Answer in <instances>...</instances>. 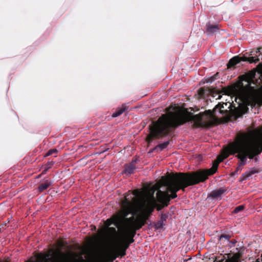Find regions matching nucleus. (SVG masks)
<instances>
[{
    "label": "nucleus",
    "instance_id": "nucleus-25",
    "mask_svg": "<svg viewBox=\"0 0 262 262\" xmlns=\"http://www.w3.org/2000/svg\"><path fill=\"white\" fill-rule=\"evenodd\" d=\"M223 238L226 239L227 241H229L230 238V236L228 234H222L219 237V239L221 240Z\"/></svg>",
    "mask_w": 262,
    "mask_h": 262
},
{
    "label": "nucleus",
    "instance_id": "nucleus-13",
    "mask_svg": "<svg viewBox=\"0 0 262 262\" xmlns=\"http://www.w3.org/2000/svg\"><path fill=\"white\" fill-rule=\"evenodd\" d=\"M129 246V243H127V238L126 236H122L120 238L117 248L126 251Z\"/></svg>",
    "mask_w": 262,
    "mask_h": 262
},
{
    "label": "nucleus",
    "instance_id": "nucleus-6",
    "mask_svg": "<svg viewBox=\"0 0 262 262\" xmlns=\"http://www.w3.org/2000/svg\"><path fill=\"white\" fill-rule=\"evenodd\" d=\"M132 195L130 198L134 200L133 202L126 196L122 201L121 210L105 222L107 231L113 234L116 233V230L115 228L109 227L110 225L113 224L117 228H123L124 233L122 236H126L129 245L134 241L133 236L136 230L141 228L144 224V221L140 216L137 218L134 217L136 211L134 210V207L136 202L135 196L138 195V192L134 191Z\"/></svg>",
    "mask_w": 262,
    "mask_h": 262
},
{
    "label": "nucleus",
    "instance_id": "nucleus-16",
    "mask_svg": "<svg viewBox=\"0 0 262 262\" xmlns=\"http://www.w3.org/2000/svg\"><path fill=\"white\" fill-rule=\"evenodd\" d=\"M52 184V182L47 180L41 184H40L38 187V190L40 192L43 191L47 189Z\"/></svg>",
    "mask_w": 262,
    "mask_h": 262
},
{
    "label": "nucleus",
    "instance_id": "nucleus-27",
    "mask_svg": "<svg viewBox=\"0 0 262 262\" xmlns=\"http://www.w3.org/2000/svg\"><path fill=\"white\" fill-rule=\"evenodd\" d=\"M167 215L165 214H161V221H163L164 222L166 221V219H167Z\"/></svg>",
    "mask_w": 262,
    "mask_h": 262
},
{
    "label": "nucleus",
    "instance_id": "nucleus-10",
    "mask_svg": "<svg viewBox=\"0 0 262 262\" xmlns=\"http://www.w3.org/2000/svg\"><path fill=\"white\" fill-rule=\"evenodd\" d=\"M241 60L248 61L250 63H257L259 61V59L257 57L253 56L247 57L244 56L243 58H240L238 56H235L232 58L229 61L227 67L231 68L236 64L238 63Z\"/></svg>",
    "mask_w": 262,
    "mask_h": 262
},
{
    "label": "nucleus",
    "instance_id": "nucleus-28",
    "mask_svg": "<svg viewBox=\"0 0 262 262\" xmlns=\"http://www.w3.org/2000/svg\"><path fill=\"white\" fill-rule=\"evenodd\" d=\"M256 262H262V254L256 259Z\"/></svg>",
    "mask_w": 262,
    "mask_h": 262
},
{
    "label": "nucleus",
    "instance_id": "nucleus-2",
    "mask_svg": "<svg viewBox=\"0 0 262 262\" xmlns=\"http://www.w3.org/2000/svg\"><path fill=\"white\" fill-rule=\"evenodd\" d=\"M262 148V126L248 132H241L237 134L234 141L225 149L226 158L229 155L237 154L239 162L235 171L242 170L241 167L247 163L248 158L252 159L259 154Z\"/></svg>",
    "mask_w": 262,
    "mask_h": 262
},
{
    "label": "nucleus",
    "instance_id": "nucleus-22",
    "mask_svg": "<svg viewBox=\"0 0 262 262\" xmlns=\"http://www.w3.org/2000/svg\"><path fill=\"white\" fill-rule=\"evenodd\" d=\"M217 75H218V73H216L214 76H213L210 78H208L206 80V82L207 83H212V82L214 81L216 79V76H217Z\"/></svg>",
    "mask_w": 262,
    "mask_h": 262
},
{
    "label": "nucleus",
    "instance_id": "nucleus-15",
    "mask_svg": "<svg viewBox=\"0 0 262 262\" xmlns=\"http://www.w3.org/2000/svg\"><path fill=\"white\" fill-rule=\"evenodd\" d=\"M225 190L222 188H220L219 189L212 191L210 194V196L213 199H218L220 198L222 195L225 192Z\"/></svg>",
    "mask_w": 262,
    "mask_h": 262
},
{
    "label": "nucleus",
    "instance_id": "nucleus-9",
    "mask_svg": "<svg viewBox=\"0 0 262 262\" xmlns=\"http://www.w3.org/2000/svg\"><path fill=\"white\" fill-rule=\"evenodd\" d=\"M114 251L111 252L99 253L93 259V262H113L116 258Z\"/></svg>",
    "mask_w": 262,
    "mask_h": 262
},
{
    "label": "nucleus",
    "instance_id": "nucleus-4",
    "mask_svg": "<svg viewBox=\"0 0 262 262\" xmlns=\"http://www.w3.org/2000/svg\"><path fill=\"white\" fill-rule=\"evenodd\" d=\"M262 148V126L248 132H241L237 134L234 141L225 149L226 158L229 155L237 154L239 162L235 171L242 170L241 167L247 163L248 158L252 159L259 154Z\"/></svg>",
    "mask_w": 262,
    "mask_h": 262
},
{
    "label": "nucleus",
    "instance_id": "nucleus-20",
    "mask_svg": "<svg viewBox=\"0 0 262 262\" xmlns=\"http://www.w3.org/2000/svg\"><path fill=\"white\" fill-rule=\"evenodd\" d=\"M116 253V255L118 256H120L121 257L125 255V251L123 250H121L119 248H116L115 250H114Z\"/></svg>",
    "mask_w": 262,
    "mask_h": 262
},
{
    "label": "nucleus",
    "instance_id": "nucleus-19",
    "mask_svg": "<svg viewBox=\"0 0 262 262\" xmlns=\"http://www.w3.org/2000/svg\"><path fill=\"white\" fill-rule=\"evenodd\" d=\"M218 30L217 25H213L209 24L207 29V31L208 33H212L216 32Z\"/></svg>",
    "mask_w": 262,
    "mask_h": 262
},
{
    "label": "nucleus",
    "instance_id": "nucleus-11",
    "mask_svg": "<svg viewBox=\"0 0 262 262\" xmlns=\"http://www.w3.org/2000/svg\"><path fill=\"white\" fill-rule=\"evenodd\" d=\"M156 205V202L154 197L153 193L151 195V196L146 200H145L143 202L141 203V208L144 210L145 213L147 214H149L151 213L155 207Z\"/></svg>",
    "mask_w": 262,
    "mask_h": 262
},
{
    "label": "nucleus",
    "instance_id": "nucleus-21",
    "mask_svg": "<svg viewBox=\"0 0 262 262\" xmlns=\"http://www.w3.org/2000/svg\"><path fill=\"white\" fill-rule=\"evenodd\" d=\"M165 225L164 222L161 220H159L158 221V222L156 223L155 226L156 229H161L163 227V226Z\"/></svg>",
    "mask_w": 262,
    "mask_h": 262
},
{
    "label": "nucleus",
    "instance_id": "nucleus-8",
    "mask_svg": "<svg viewBox=\"0 0 262 262\" xmlns=\"http://www.w3.org/2000/svg\"><path fill=\"white\" fill-rule=\"evenodd\" d=\"M216 115L214 111L208 110L205 113H200L193 116V120L199 126H207L211 124Z\"/></svg>",
    "mask_w": 262,
    "mask_h": 262
},
{
    "label": "nucleus",
    "instance_id": "nucleus-3",
    "mask_svg": "<svg viewBox=\"0 0 262 262\" xmlns=\"http://www.w3.org/2000/svg\"><path fill=\"white\" fill-rule=\"evenodd\" d=\"M262 148V126L248 132H241L237 134L234 141L225 149L226 158L229 155L237 154L239 162L235 171L242 170L241 167L247 163L248 158L252 159L259 154Z\"/></svg>",
    "mask_w": 262,
    "mask_h": 262
},
{
    "label": "nucleus",
    "instance_id": "nucleus-18",
    "mask_svg": "<svg viewBox=\"0 0 262 262\" xmlns=\"http://www.w3.org/2000/svg\"><path fill=\"white\" fill-rule=\"evenodd\" d=\"M240 257V255L239 254H234L231 257H229L226 260L225 262H239V258Z\"/></svg>",
    "mask_w": 262,
    "mask_h": 262
},
{
    "label": "nucleus",
    "instance_id": "nucleus-24",
    "mask_svg": "<svg viewBox=\"0 0 262 262\" xmlns=\"http://www.w3.org/2000/svg\"><path fill=\"white\" fill-rule=\"evenodd\" d=\"M244 209V206H243V205L238 206L234 209L233 212L235 213H238L239 212L242 211Z\"/></svg>",
    "mask_w": 262,
    "mask_h": 262
},
{
    "label": "nucleus",
    "instance_id": "nucleus-29",
    "mask_svg": "<svg viewBox=\"0 0 262 262\" xmlns=\"http://www.w3.org/2000/svg\"><path fill=\"white\" fill-rule=\"evenodd\" d=\"M255 172L254 171H250L249 172V173L248 174V176L249 177V176H251V175L253 174Z\"/></svg>",
    "mask_w": 262,
    "mask_h": 262
},
{
    "label": "nucleus",
    "instance_id": "nucleus-17",
    "mask_svg": "<svg viewBox=\"0 0 262 262\" xmlns=\"http://www.w3.org/2000/svg\"><path fill=\"white\" fill-rule=\"evenodd\" d=\"M135 169V166L134 164L132 162L129 165L126 166L124 170V172L126 174H130L134 172V170Z\"/></svg>",
    "mask_w": 262,
    "mask_h": 262
},
{
    "label": "nucleus",
    "instance_id": "nucleus-26",
    "mask_svg": "<svg viewBox=\"0 0 262 262\" xmlns=\"http://www.w3.org/2000/svg\"><path fill=\"white\" fill-rule=\"evenodd\" d=\"M57 152V150L56 149H52L49 150L47 152L46 156H50V155H52L53 153Z\"/></svg>",
    "mask_w": 262,
    "mask_h": 262
},
{
    "label": "nucleus",
    "instance_id": "nucleus-14",
    "mask_svg": "<svg viewBox=\"0 0 262 262\" xmlns=\"http://www.w3.org/2000/svg\"><path fill=\"white\" fill-rule=\"evenodd\" d=\"M128 108V106L126 104H122L121 106L118 107L116 111L114 112L112 114L113 118L118 117L120 116L123 113H124Z\"/></svg>",
    "mask_w": 262,
    "mask_h": 262
},
{
    "label": "nucleus",
    "instance_id": "nucleus-23",
    "mask_svg": "<svg viewBox=\"0 0 262 262\" xmlns=\"http://www.w3.org/2000/svg\"><path fill=\"white\" fill-rule=\"evenodd\" d=\"M168 143V142H165L163 143L160 144L158 145V147L161 150H162L167 146Z\"/></svg>",
    "mask_w": 262,
    "mask_h": 262
},
{
    "label": "nucleus",
    "instance_id": "nucleus-5",
    "mask_svg": "<svg viewBox=\"0 0 262 262\" xmlns=\"http://www.w3.org/2000/svg\"><path fill=\"white\" fill-rule=\"evenodd\" d=\"M218 162L214 163L209 169L197 171L192 173H180L168 176L163 181V184L167 188L168 192L162 191L160 190L157 192L158 201L164 205L167 206L171 199L177 197V192L179 190H185V188L189 186L203 182L208 179L209 175L214 173L217 169Z\"/></svg>",
    "mask_w": 262,
    "mask_h": 262
},
{
    "label": "nucleus",
    "instance_id": "nucleus-12",
    "mask_svg": "<svg viewBox=\"0 0 262 262\" xmlns=\"http://www.w3.org/2000/svg\"><path fill=\"white\" fill-rule=\"evenodd\" d=\"M214 113L216 115L217 113L223 115L230 116L231 114H235L237 113L236 110H233L232 107L228 108L227 106L225 105V103L222 104L219 103L216 105L213 109Z\"/></svg>",
    "mask_w": 262,
    "mask_h": 262
},
{
    "label": "nucleus",
    "instance_id": "nucleus-1",
    "mask_svg": "<svg viewBox=\"0 0 262 262\" xmlns=\"http://www.w3.org/2000/svg\"><path fill=\"white\" fill-rule=\"evenodd\" d=\"M255 71H249L239 77V80L227 89H224L222 95L217 99L225 97V105L228 108L248 110L247 106L254 108V113H258V108L262 106V86L258 88L255 83Z\"/></svg>",
    "mask_w": 262,
    "mask_h": 262
},
{
    "label": "nucleus",
    "instance_id": "nucleus-7",
    "mask_svg": "<svg viewBox=\"0 0 262 262\" xmlns=\"http://www.w3.org/2000/svg\"><path fill=\"white\" fill-rule=\"evenodd\" d=\"M190 117L179 108H177L173 112L163 115L150 127L147 140L150 141L152 138H159L168 134L172 127L183 124L189 120Z\"/></svg>",
    "mask_w": 262,
    "mask_h": 262
}]
</instances>
